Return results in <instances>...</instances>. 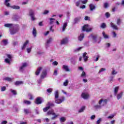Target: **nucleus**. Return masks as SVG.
Wrapping results in <instances>:
<instances>
[{
  "label": "nucleus",
  "mask_w": 124,
  "mask_h": 124,
  "mask_svg": "<svg viewBox=\"0 0 124 124\" xmlns=\"http://www.w3.org/2000/svg\"><path fill=\"white\" fill-rule=\"evenodd\" d=\"M112 37H113L114 38H116V37H118V34H117L116 32L112 31Z\"/></svg>",
  "instance_id": "4c0bfd02"
},
{
  "label": "nucleus",
  "mask_w": 124,
  "mask_h": 124,
  "mask_svg": "<svg viewBox=\"0 0 124 124\" xmlns=\"http://www.w3.org/2000/svg\"><path fill=\"white\" fill-rule=\"evenodd\" d=\"M3 80H4V81H7L8 82H11V81H12V78H11L6 77L4 78Z\"/></svg>",
  "instance_id": "473e14b6"
},
{
  "label": "nucleus",
  "mask_w": 124,
  "mask_h": 124,
  "mask_svg": "<svg viewBox=\"0 0 124 124\" xmlns=\"http://www.w3.org/2000/svg\"><path fill=\"white\" fill-rule=\"evenodd\" d=\"M102 34H103V37H104L105 39H109V36H108V35L106 34V33H105V32L103 31Z\"/></svg>",
  "instance_id": "393cba45"
},
{
  "label": "nucleus",
  "mask_w": 124,
  "mask_h": 124,
  "mask_svg": "<svg viewBox=\"0 0 124 124\" xmlns=\"http://www.w3.org/2000/svg\"><path fill=\"white\" fill-rule=\"evenodd\" d=\"M101 28H102V29L106 28V24H105V23H102L101 25Z\"/></svg>",
  "instance_id": "4d7b16f0"
},
{
  "label": "nucleus",
  "mask_w": 124,
  "mask_h": 124,
  "mask_svg": "<svg viewBox=\"0 0 124 124\" xmlns=\"http://www.w3.org/2000/svg\"><path fill=\"white\" fill-rule=\"evenodd\" d=\"M64 97L62 96L60 98L55 100V103H57V104H61V103L64 101Z\"/></svg>",
  "instance_id": "0eeeda50"
},
{
  "label": "nucleus",
  "mask_w": 124,
  "mask_h": 124,
  "mask_svg": "<svg viewBox=\"0 0 124 124\" xmlns=\"http://www.w3.org/2000/svg\"><path fill=\"white\" fill-rule=\"evenodd\" d=\"M58 62H57V61H55L52 62L53 65H58Z\"/></svg>",
  "instance_id": "69168bd1"
},
{
  "label": "nucleus",
  "mask_w": 124,
  "mask_h": 124,
  "mask_svg": "<svg viewBox=\"0 0 124 124\" xmlns=\"http://www.w3.org/2000/svg\"><path fill=\"white\" fill-rule=\"evenodd\" d=\"M92 37L94 43H100L101 40H100V38H97V36L96 35H92Z\"/></svg>",
  "instance_id": "20e7f679"
},
{
  "label": "nucleus",
  "mask_w": 124,
  "mask_h": 124,
  "mask_svg": "<svg viewBox=\"0 0 124 124\" xmlns=\"http://www.w3.org/2000/svg\"><path fill=\"white\" fill-rule=\"evenodd\" d=\"M91 120H94V119H95V115H93L92 116H91V118H90Z\"/></svg>",
  "instance_id": "338daca9"
},
{
  "label": "nucleus",
  "mask_w": 124,
  "mask_h": 124,
  "mask_svg": "<svg viewBox=\"0 0 124 124\" xmlns=\"http://www.w3.org/2000/svg\"><path fill=\"white\" fill-rule=\"evenodd\" d=\"M53 41V39L52 38H49L48 39L46 40V48H48V47H50V44H51V42Z\"/></svg>",
  "instance_id": "9d476101"
},
{
  "label": "nucleus",
  "mask_w": 124,
  "mask_h": 124,
  "mask_svg": "<svg viewBox=\"0 0 124 124\" xmlns=\"http://www.w3.org/2000/svg\"><path fill=\"white\" fill-rule=\"evenodd\" d=\"M6 56L8 58H6L4 62H6V63L10 64V62H11V61H12V56L10 54H7Z\"/></svg>",
  "instance_id": "423d86ee"
},
{
  "label": "nucleus",
  "mask_w": 124,
  "mask_h": 124,
  "mask_svg": "<svg viewBox=\"0 0 124 124\" xmlns=\"http://www.w3.org/2000/svg\"><path fill=\"white\" fill-rule=\"evenodd\" d=\"M108 3L106 2L104 3V6L105 8H107L108 7Z\"/></svg>",
  "instance_id": "680f3d73"
},
{
  "label": "nucleus",
  "mask_w": 124,
  "mask_h": 124,
  "mask_svg": "<svg viewBox=\"0 0 124 124\" xmlns=\"http://www.w3.org/2000/svg\"><path fill=\"white\" fill-rule=\"evenodd\" d=\"M15 84L16 86H17L18 85H22V84H23V82L22 81H16L15 82Z\"/></svg>",
  "instance_id": "49530a36"
},
{
  "label": "nucleus",
  "mask_w": 124,
  "mask_h": 124,
  "mask_svg": "<svg viewBox=\"0 0 124 124\" xmlns=\"http://www.w3.org/2000/svg\"><path fill=\"white\" fill-rule=\"evenodd\" d=\"M32 49V46H31L30 47H28L27 48V52L28 54H30L31 52V49Z\"/></svg>",
  "instance_id": "e433bc0d"
},
{
  "label": "nucleus",
  "mask_w": 124,
  "mask_h": 124,
  "mask_svg": "<svg viewBox=\"0 0 124 124\" xmlns=\"http://www.w3.org/2000/svg\"><path fill=\"white\" fill-rule=\"evenodd\" d=\"M47 75V70L45 69L42 71V74L41 75V79H44L46 76Z\"/></svg>",
  "instance_id": "9b49d317"
},
{
  "label": "nucleus",
  "mask_w": 124,
  "mask_h": 124,
  "mask_svg": "<svg viewBox=\"0 0 124 124\" xmlns=\"http://www.w3.org/2000/svg\"><path fill=\"white\" fill-rule=\"evenodd\" d=\"M10 92L12 93H13V94H14L15 95L17 94V92L15 90L11 89Z\"/></svg>",
  "instance_id": "a18cd8bd"
},
{
  "label": "nucleus",
  "mask_w": 124,
  "mask_h": 124,
  "mask_svg": "<svg viewBox=\"0 0 124 124\" xmlns=\"http://www.w3.org/2000/svg\"><path fill=\"white\" fill-rule=\"evenodd\" d=\"M90 9L91 11H93L94 9H95V6L93 5V4H90L89 5Z\"/></svg>",
  "instance_id": "b1692460"
},
{
  "label": "nucleus",
  "mask_w": 124,
  "mask_h": 124,
  "mask_svg": "<svg viewBox=\"0 0 124 124\" xmlns=\"http://www.w3.org/2000/svg\"><path fill=\"white\" fill-rule=\"evenodd\" d=\"M49 109H50V106H47L46 107L43 108V111L44 112H47Z\"/></svg>",
  "instance_id": "a19ab883"
},
{
  "label": "nucleus",
  "mask_w": 124,
  "mask_h": 124,
  "mask_svg": "<svg viewBox=\"0 0 124 124\" xmlns=\"http://www.w3.org/2000/svg\"><path fill=\"white\" fill-rule=\"evenodd\" d=\"M42 69V67H39V68H38L35 72V75L37 76L39 75V73H40V72L41 71Z\"/></svg>",
  "instance_id": "412c9836"
},
{
  "label": "nucleus",
  "mask_w": 124,
  "mask_h": 124,
  "mask_svg": "<svg viewBox=\"0 0 124 124\" xmlns=\"http://www.w3.org/2000/svg\"><path fill=\"white\" fill-rule=\"evenodd\" d=\"M81 97L84 99H88L89 97V93H83L81 94Z\"/></svg>",
  "instance_id": "f8f14e48"
},
{
  "label": "nucleus",
  "mask_w": 124,
  "mask_h": 124,
  "mask_svg": "<svg viewBox=\"0 0 124 124\" xmlns=\"http://www.w3.org/2000/svg\"><path fill=\"white\" fill-rule=\"evenodd\" d=\"M47 106H49V108L50 106H54V105L53 103H51L50 102H48V103L46 105Z\"/></svg>",
  "instance_id": "13d9d810"
},
{
  "label": "nucleus",
  "mask_w": 124,
  "mask_h": 124,
  "mask_svg": "<svg viewBox=\"0 0 124 124\" xmlns=\"http://www.w3.org/2000/svg\"><path fill=\"white\" fill-rule=\"evenodd\" d=\"M47 115H52V116H53L51 118V120L52 121L56 120L57 119V118H58V117H59L60 116V114H56V113H55V111H54L53 109L49 110L47 112Z\"/></svg>",
  "instance_id": "f03ea898"
},
{
  "label": "nucleus",
  "mask_w": 124,
  "mask_h": 124,
  "mask_svg": "<svg viewBox=\"0 0 124 124\" xmlns=\"http://www.w3.org/2000/svg\"><path fill=\"white\" fill-rule=\"evenodd\" d=\"M11 8H13V9H20V8H21L20 6L17 5L11 6Z\"/></svg>",
  "instance_id": "72a5a7b5"
},
{
  "label": "nucleus",
  "mask_w": 124,
  "mask_h": 124,
  "mask_svg": "<svg viewBox=\"0 0 124 124\" xmlns=\"http://www.w3.org/2000/svg\"><path fill=\"white\" fill-rule=\"evenodd\" d=\"M29 15L30 16L32 21H34V20H35V17H34V11H33V10H29Z\"/></svg>",
  "instance_id": "1a4fd4ad"
},
{
  "label": "nucleus",
  "mask_w": 124,
  "mask_h": 124,
  "mask_svg": "<svg viewBox=\"0 0 124 124\" xmlns=\"http://www.w3.org/2000/svg\"><path fill=\"white\" fill-rule=\"evenodd\" d=\"M49 13V11L48 10H45L44 12H43V14L44 15H47Z\"/></svg>",
  "instance_id": "6e6d98bb"
},
{
  "label": "nucleus",
  "mask_w": 124,
  "mask_h": 124,
  "mask_svg": "<svg viewBox=\"0 0 124 124\" xmlns=\"http://www.w3.org/2000/svg\"><path fill=\"white\" fill-rule=\"evenodd\" d=\"M111 73V75H116V74H118V71L113 69Z\"/></svg>",
  "instance_id": "7c9ffc66"
},
{
  "label": "nucleus",
  "mask_w": 124,
  "mask_h": 124,
  "mask_svg": "<svg viewBox=\"0 0 124 124\" xmlns=\"http://www.w3.org/2000/svg\"><path fill=\"white\" fill-rule=\"evenodd\" d=\"M23 103H24L25 104H27V105H31V102L30 101L24 100L23 101Z\"/></svg>",
  "instance_id": "ea45409f"
},
{
  "label": "nucleus",
  "mask_w": 124,
  "mask_h": 124,
  "mask_svg": "<svg viewBox=\"0 0 124 124\" xmlns=\"http://www.w3.org/2000/svg\"><path fill=\"white\" fill-rule=\"evenodd\" d=\"M49 33H50V31H47L46 32L44 33V35L45 36H47V35H48V34H49Z\"/></svg>",
  "instance_id": "052dcab7"
},
{
  "label": "nucleus",
  "mask_w": 124,
  "mask_h": 124,
  "mask_svg": "<svg viewBox=\"0 0 124 124\" xmlns=\"http://www.w3.org/2000/svg\"><path fill=\"white\" fill-rule=\"evenodd\" d=\"M24 111L25 114H29V113H31V110L29 109H24Z\"/></svg>",
  "instance_id": "c03bdc74"
},
{
  "label": "nucleus",
  "mask_w": 124,
  "mask_h": 124,
  "mask_svg": "<svg viewBox=\"0 0 124 124\" xmlns=\"http://www.w3.org/2000/svg\"><path fill=\"white\" fill-rule=\"evenodd\" d=\"M2 42L3 43V45H4V46L7 45V44H8L7 40H3L2 41Z\"/></svg>",
  "instance_id": "37998d69"
},
{
  "label": "nucleus",
  "mask_w": 124,
  "mask_h": 124,
  "mask_svg": "<svg viewBox=\"0 0 124 124\" xmlns=\"http://www.w3.org/2000/svg\"><path fill=\"white\" fill-rule=\"evenodd\" d=\"M110 27L113 29V30H116V31H118L119 30V28H118V26L114 24L113 22L110 23Z\"/></svg>",
  "instance_id": "2eb2a0df"
},
{
  "label": "nucleus",
  "mask_w": 124,
  "mask_h": 124,
  "mask_svg": "<svg viewBox=\"0 0 124 124\" xmlns=\"http://www.w3.org/2000/svg\"><path fill=\"white\" fill-rule=\"evenodd\" d=\"M122 19L118 18L116 21V24L118 26H120L122 24Z\"/></svg>",
  "instance_id": "bb28decb"
},
{
  "label": "nucleus",
  "mask_w": 124,
  "mask_h": 124,
  "mask_svg": "<svg viewBox=\"0 0 124 124\" xmlns=\"http://www.w3.org/2000/svg\"><path fill=\"white\" fill-rule=\"evenodd\" d=\"M28 97H29V99H31V100L33 99V97L32 96V95L31 93H29L28 94Z\"/></svg>",
  "instance_id": "8fccbe9b"
},
{
  "label": "nucleus",
  "mask_w": 124,
  "mask_h": 124,
  "mask_svg": "<svg viewBox=\"0 0 124 124\" xmlns=\"http://www.w3.org/2000/svg\"><path fill=\"white\" fill-rule=\"evenodd\" d=\"M69 83V81H68V79H66L63 83V86H64L65 87H67V86H68V84Z\"/></svg>",
  "instance_id": "c756f323"
},
{
  "label": "nucleus",
  "mask_w": 124,
  "mask_h": 124,
  "mask_svg": "<svg viewBox=\"0 0 124 124\" xmlns=\"http://www.w3.org/2000/svg\"><path fill=\"white\" fill-rule=\"evenodd\" d=\"M113 117H115V114H112L110 116H108V119H113Z\"/></svg>",
  "instance_id": "0e129e2a"
},
{
  "label": "nucleus",
  "mask_w": 124,
  "mask_h": 124,
  "mask_svg": "<svg viewBox=\"0 0 124 124\" xmlns=\"http://www.w3.org/2000/svg\"><path fill=\"white\" fill-rule=\"evenodd\" d=\"M10 1V0H5V5L7 6V7H9L10 6V4L8 2Z\"/></svg>",
  "instance_id": "a878e982"
},
{
  "label": "nucleus",
  "mask_w": 124,
  "mask_h": 124,
  "mask_svg": "<svg viewBox=\"0 0 124 124\" xmlns=\"http://www.w3.org/2000/svg\"><path fill=\"white\" fill-rule=\"evenodd\" d=\"M124 94V92H121L120 93H118L117 95V99H120L122 98L123 95Z\"/></svg>",
  "instance_id": "5701e85b"
},
{
  "label": "nucleus",
  "mask_w": 124,
  "mask_h": 124,
  "mask_svg": "<svg viewBox=\"0 0 124 124\" xmlns=\"http://www.w3.org/2000/svg\"><path fill=\"white\" fill-rule=\"evenodd\" d=\"M101 106H100L99 104L98 105H95L94 106V109H100L101 108Z\"/></svg>",
  "instance_id": "79ce46f5"
},
{
  "label": "nucleus",
  "mask_w": 124,
  "mask_h": 124,
  "mask_svg": "<svg viewBox=\"0 0 124 124\" xmlns=\"http://www.w3.org/2000/svg\"><path fill=\"white\" fill-rule=\"evenodd\" d=\"M80 77L82 78H86L87 77V74H86V72L83 70L82 74L80 75Z\"/></svg>",
  "instance_id": "c85d7f7f"
},
{
  "label": "nucleus",
  "mask_w": 124,
  "mask_h": 124,
  "mask_svg": "<svg viewBox=\"0 0 124 124\" xmlns=\"http://www.w3.org/2000/svg\"><path fill=\"white\" fill-rule=\"evenodd\" d=\"M27 65H28L27 63H23L22 64V65L19 68L20 71L23 72V71H24V70L25 69V68L26 67Z\"/></svg>",
  "instance_id": "ddd939ff"
},
{
  "label": "nucleus",
  "mask_w": 124,
  "mask_h": 124,
  "mask_svg": "<svg viewBox=\"0 0 124 124\" xmlns=\"http://www.w3.org/2000/svg\"><path fill=\"white\" fill-rule=\"evenodd\" d=\"M80 19H81V17H77L75 19V23H78L79 21H80Z\"/></svg>",
  "instance_id": "de8ad7c7"
},
{
  "label": "nucleus",
  "mask_w": 124,
  "mask_h": 124,
  "mask_svg": "<svg viewBox=\"0 0 124 124\" xmlns=\"http://www.w3.org/2000/svg\"><path fill=\"white\" fill-rule=\"evenodd\" d=\"M80 2H82L83 4H86V3L88 2V0H80Z\"/></svg>",
  "instance_id": "5fc2aeb1"
},
{
  "label": "nucleus",
  "mask_w": 124,
  "mask_h": 124,
  "mask_svg": "<svg viewBox=\"0 0 124 124\" xmlns=\"http://www.w3.org/2000/svg\"><path fill=\"white\" fill-rule=\"evenodd\" d=\"M108 101L107 99H101L99 100L98 103L101 107H102L103 106H104V105H106L107 104Z\"/></svg>",
  "instance_id": "39448f33"
},
{
  "label": "nucleus",
  "mask_w": 124,
  "mask_h": 124,
  "mask_svg": "<svg viewBox=\"0 0 124 124\" xmlns=\"http://www.w3.org/2000/svg\"><path fill=\"white\" fill-rule=\"evenodd\" d=\"M5 28H9V31L10 34L13 35L15 33H17L20 30V27L18 24H13L12 23H6L4 25Z\"/></svg>",
  "instance_id": "f257e3e1"
},
{
  "label": "nucleus",
  "mask_w": 124,
  "mask_h": 124,
  "mask_svg": "<svg viewBox=\"0 0 124 124\" xmlns=\"http://www.w3.org/2000/svg\"><path fill=\"white\" fill-rule=\"evenodd\" d=\"M55 99H57L59 98V91L57 90L54 93Z\"/></svg>",
  "instance_id": "cd10ccee"
},
{
  "label": "nucleus",
  "mask_w": 124,
  "mask_h": 124,
  "mask_svg": "<svg viewBox=\"0 0 124 124\" xmlns=\"http://www.w3.org/2000/svg\"><path fill=\"white\" fill-rule=\"evenodd\" d=\"M84 37H85V35L84 33H81L79 36H78V39L79 41H82L83 39H84Z\"/></svg>",
  "instance_id": "6ab92c4d"
},
{
  "label": "nucleus",
  "mask_w": 124,
  "mask_h": 124,
  "mask_svg": "<svg viewBox=\"0 0 124 124\" xmlns=\"http://www.w3.org/2000/svg\"><path fill=\"white\" fill-rule=\"evenodd\" d=\"M92 28L90 27V25L87 24L84 25L82 29V31H86L87 32H89V31H92Z\"/></svg>",
  "instance_id": "7ed1b4c3"
},
{
  "label": "nucleus",
  "mask_w": 124,
  "mask_h": 124,
  "mask_svg": "<svg viewBox=\"0 0 124 124\" xmlns=\"http://www.w3.org/2000/svg\"><path fill=\"white\" fill-rule=\"evenodd\" d=\"M114 79V76H110L109 78V82H112V81H113Z\"/></svg>",
  "instance_id": "864d4df0"
},
{
  "label": "nucleus",
  "mask_w": 124,
  "mask_h": 124,
  "mask_svg": "<svg viewBox=\"0 0 124 124\" xmlns=\"http://www.w3.org/2000/svg\"><path fill=\"white\" fill-rule=\"evenodd\" d=\"M43 101H44V100H43V98L42 97H38L35 100V103L36 104L39 105L41 104Z\"/></svg>",
  "instance_id": "6e6552de"
},
{
  "label": "nucleus",
  "mask_w": 124,
  "mask_h": 124,
  "mask_svg": "<svg viewBox=\"0 0 124 124\" xmlns=\"http://www.w3.org/2000/svg\"><path fill=\"white\" fill-rule=\"evenodd\" d=\"M85 109H86L85 106H82L80 109L79 110L78 112L79 113H82V112H84L85 111Z\"/></svg>",
  "instance_id": "2f4dec72"
},
{
  "label": "nucleus",
  "mask_w": 124,
  "mask_h": 124,
  "mask_svg": "<svg viewBox=\"0 0 124 124\" xmlns=\"http://www.w3.org/2000/svg\"><path fill=\"white\" fill-rule=\"evenodd\" d=\"M66 120V119H65V117H62L60 119V121L61 123H64V122H65Z\"/></svg>",
  "instance_id": "c9c22d12"
},
{
  "label": "nucleus",
  "mask_w": 124,
  "mask_h": 124,
  "mask_svg": "<svg viewBox=\"0 0 124 124\" xmlns=\"http://www.w3.org/2000/svg\"><path fill=\"white\" fill-rule=\"evenodd\" d=\"M32 34L34 37H36V30L34 28L33 29Z\"/></svg>",
  "instance_id": "f704fd0d"
},
{
  "label": "nucleus",
  "mask_w": 124,
  "mask_h": 124,
  "mask_svg": "<svg viewBox=\"0 0 124 124\" xmlns=\"http://www.w3.org/2000/svg\"><path fill=\"white\" fill-rule=\"evenodd\" d=\"M47 93H52L53 92V89L52 88H49L47 90Z\"/></svg>",
  "instance_id": "e2e57ef3"
},
{
  "label": "nucleus",
  "mask_w": 124,
  "mask_h": 124,
  "mask_svg": "<svg viewBox=\"0 0 124 124\" xmlns=\"http://www.w3.org/2000/svg\"><path fill=\"white\" fill-rule=\"evenodd\" d=\"M62 69L65 70V71H66V72H69V71H70V69H69V67H68V66L66 65H63L62 66Z\"/></svg>",
  "instance_id": "4468645a"
},
{
  "label": "nucleus",
  "mask_w": 124,
  "mask_h": 124,
  "mask_svg": "<svg viewBox=\"0 0 124 124\" xmlns=\"http://www.w3.org/2000/svg\"><path fill=\"white\" fill-rule=\"evenodd\" d=\"M83 48V47H78L75 50L76 52H79V51H80Z\"/></svg>",
  "instance_id": "603ef678"
},
{
  "label": "nucleus",
  "mask_w": 124,
  "mask_h": 124,
  "mask_svg": "<svg viewBox=\"0 0 124 124\" xmlns=\"http://www.w3.org/2000/svg\"><path fill=\"white\" fill-rule=\"evenodd\" d=\"M55 20H56V19H55V18H49V20H50L49 24H50V25H52V24H54V21H55Z\"/></svg>",
  "instance_id": "58836bf2"
},
{
  "label": "nucleus",
  "mask_w": 124,
  "mask_h": 124,
  "mask_svg": "<svg viewBox=\"0 0 124 124\" xmlns=\"http://www.w3.org/2000/svg\"><path fill=\"white\" fill-rule=\"evenodd\" d=\"M53 27H54V25H52L50 27V29H49V31H52V32H54L55 31V30L53 29Z\"/></svg>",
  "instance_id": "3c124183"
},
{
  "label": "nucleus",
  "mask_w": 124,
  "mask_h": 124,
  "mask_svg": "<svg viewBox=\"0 0 124 124\" xmlns=\"http://www.w3.org/2000/svg\"><path fill=\"white\" fill-rule=\"evenodd\" d=\"M83 59H84V62H87L89 59V56H87V53L85 52L83 54Z\"/></svg>",
  "instance_id": "aec40b11"
},
{
  "label": "nucleus",
  "mask_w": 124,
  "mask_h": 124,
  "mask_svg": "<svg viewBox=\"0 0 124 124\" xmlns=\"http://www.w3.org/2000/svg\"><path fill=\"white\" fill-rule=\"evenodd\" d=\"M68 40L67 38H64L63 39L61 42V45H64L65 44H67V42H68Z\"/></svg>",
  "instance_id": "f3484780"
},
{
  "label": "nucleus",
  "mask_w": 124,
  "mask_h": 124,
  "mask_svg": "<svg viewBox=\"0 0 124 124\" xmlns=\"http://www.w3.org/2000/svg\"><path fill=\"white\" fill-rule=\"evenodd\" d=\"M102 121V119L101 118H99L97 121H96V124H99L100 123H101V121Z\"/></svg>",
  "instance_id": "bf43d9fd"
},
{
  "label": "nucleus",
  "mask_w": 124,
  "mask_h": 124,
  "mask_svg": "<svg viewBox=\"0 0 124 124\" xmlns=\"http://www.w3.org/2000/svg\"><path fill=\"white\" fill-rule=\"evenodd\" d=\"M106 17H107V18H109V17H110V14H109V13H106Z\"/></svg>",
  "instance_id": "774afa93"
},
{
  "label": "nucleus",
  "mask_w": 124,
  "mask_h": 124,
  "mask_svg": "<svg viewBox=\"0 0 124 124\" xmlns=\"http://www.w3.org/2000/svg\"><path fill=\"white\" fill-rule=\"evenodd\" d=\"M106 70L105 68H102L99 71L98 73H101V72H103Z\"/></svg>",
  "instance_id": "09e8293b"
},
{
  "label": "nucleus",
  "mask_w": 124,
  "mask_h": 124,
  "mask_svg": "<svg viewBox=\"0 0 124 124\" xmlns=\"http://www.w3.org/2000/svg\"><path fill=\"white\" fill-rule=\"evenodd\" d=\"M67 27V22H64L63 24L62 28V32H63V31H65Z\"/></svg>",
  "instance_id": "dca6fc26"
},
{
  "label": "nucleus",
  "mask_w": 124,
  "mask_h": 124,
  "mask_svg": "<svg viewBox=\"0 0 124 124\" xmlns=\"http://www.w3.org/2000/svg\"><path fill=\"white\" fill-rule=\"evenodd\" d=\"M29 43V40H27L25 42H24L23 46L21 48L22 50H24V49H26V47H27Z\"/></svg>",
  "instance_id": "a211bd4d"
},
{
  "label": "nucleus",
  "mask_w": 124,
  "mask_h": 124,
  "mask_svg": "<svg viewBox=\"0 0 124 124\" xmlns=\"http://www.w3.org/2000/svg\"><path fill=\"white\" fill-rule=\"evenodd\" d=\"M118 92H119V86H117L114 88V93L115 96H117V93H118Z\"/></svg>",
  "instance_id": "4be33fe9"
}]
</instances>
